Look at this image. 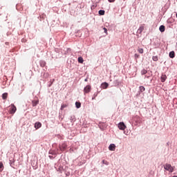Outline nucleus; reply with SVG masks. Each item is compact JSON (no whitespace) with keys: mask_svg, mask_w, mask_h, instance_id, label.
<instances>
[{"mask_svg":"<svg viewBox=\"0 0 177 177\" xmlns=\"http://www.w3.org/2000/svg\"><path fill=\"white\" fill-rule=\"evenodd\" d=\"M2 171H3V163L0 162V172H2Z\"/></svg>","mask_w":177,"mask_h":177,"instance_id":"nucleus-18","label":"nucleus"},{"mask_svg":"<svg viewBox=\"0 0 177 177\" xmlns=\"http://www.w3.org/2000/svg\"><path fill=\"white\" fill-rule=\"evenodd\" d=\"M118 127L120 131H125V129L127 128V126L124 123V122H120L118 124Z\"/></svg>","mask_w":177,"mask_h":177,"instance_id":"nucleus-3","label":"nucleus"},{"mask_svg":"<svg viewBox=\"0 0 177 177\" xmlns=\"http://www.w3.org/2000/svg\"><path fill=\"white\" fill-rule=\"evenodd\" d=\"M102 88L103 89H107V88H109V83L107 82H104L102 84Z\"/></svg>","mask_w":177,"mask_h":177,"instance_id":"nucleus-8","label":"nucleus"},{"mask_svg":"<svg viewBox=\"0 0 177 177\" xmlns=\"http://www.w3.org/2000/svg\"><path fill=\"white\" fill-rule=\"evenodd\" d=\"M159 30L160 32H164V31H165V26L163 25L160 26Z\"/></svg>","mask_w":177,"mask_h":177,"instance_id":"nucleus-10","label":"nucleus"},{"mask_svg":"<svg viewBox=\"0 0 177 177\" xmlns=\"http://www.w3.org/2000/svg\"><path fill=\"white\" fill-rule=\"evenodd\" d=\"M109 2H114L115 0H108Z\"/></svg>","mask_w":177,"mask_h":177,"instance_id":"nucleus-27","label":"nucleus"},{"mask_svg":"<svg viewBox=\"0 0 177 177\" xmlns=\"http://www.w3.org/2000/svg\"><path fill=\"white\" fill-rule=\"evenodd\" d=\"M138 52L140 53H143V52H145V50H143V48H138Z\"/></svg>","mask_w":177,"mask_h":177,"instance_id":"nucleus-20","label":"nucleus"},{"mask_svg":"<svg viewBox=\"0 0 177 177\" xmlns=\"http://www.w3.org/2000/svg\"><path fill=\"white\" fill-rule=\"evenodd\" d=\"M102 164H104L105 165H109V162H107V160H102Z\"/></svg>","mask_w":177,"mask_h":177,"instance_id":"nucleus-24","label":"nucleus"},{"mask_svg":"<svg viewBox=\"0 0 177 177\" xmlns=\"http://www.w3.org/2000/svg\"><path fill=\"white\" fill-rule=\"evenodd\" d=\"M169 56V57H171V59H174V57H175V52L174 51L170 52Z\"/></svg>","mask_w":177,"mask_h":177,"instance_id":"nucleus-12","label":"nucleus"},{"mask_svg":"<svg viewBox=\"0 0 177 177\" xmlns=\"http://www.w3.org/2000/svg\"><path fill=\"white\" fill-rule=\"evenodd\" d=\"M19 6V5H17V8Z\"/></svg>","mask_w":177,"mask_h":177,"instance_id":"nucleus-28","label":"nucleus"},{"mask_svg":"<svg viewBox=\"0 0 177 177\" xmlns=\"http://www.w3.org/2000/svg\"><path fill=\"white\" fill-rule=\"evenodd\" d=\"M77 62L78 63L82 64V63H84V58H82V57H79L77 59Z\"/></svg>","mask_w":177,"mask_h":177,"instance_id":"nucleus-13","label":"nucleus"},{"mask_svg":"<svg viewBox=\"0 0 177 177\" xmlns=\"http://www.w3.org/2000/svg\"><path fill=\"white\" fill-rule=\"evenodd\" d=\"M38 103H39L38 100H33L32 102V104L33 107H35V106H37V104H38Z\"/></svg>","mask_w":177,"mask_h":177,"instance_id":"nucleus-15","label":"nucleus"},{"mask_svg":"<svg viewBox=\"0 0 177 177\" xmlns=\"http://www.w3.org/2000/svg\"><path fill=\"white\" fill-rule=\"evenodd\" d=\"M65 150H67V144L64 142L60 144L59 145V148H57L56 150L50 151V154H62V152L65 151Z\"/></svg>","mask_w":177,"mask_h":177,"instance_id":"nucleus-1","label":"nucleus"},{"mask_svg":"<svg viewBox=\"0 0 177 177\" xmlns=\"http://www.w3.org/2000/svg\"><path fill=\"white\" fill-rule=\"evenodd\" d=\"M164 168L166 171H169V172H174V167L169 164H166Z\"/></svg>","mask_w":177,"mask_h":177,"instance_id":"nucleus-4","label":"nucleus"},{"mask_svg":"<svg viewBox=\"0 0 177 177\" xmlns=\"http://www.w3.org/2000/svg\"><path fill=\"white\" fill-rule=\"evenodd\" d=\"M2 99L3 100H6V99H8V93H4L2 95Z\"/></svg>","mask_w":177,"mask_h":177,"instance_id":"nucleus-14","label":"nucleus"},{"mask_svg":"<svg viewBox=\"0 0 177 177\" xmlns=\"http://www.w3.org/2000/svg\"><path fill=\"white\" fill-rule=\"evenodd\" d=\"M104 31L105 34H106V35H107V28H104Z\"/></svg>","mask_w":177,"mask_h":177,"instance_id":"nucleus-26","label":"nucleus"},{"mask_svg":"<svg viewBox=\"0 0 177 177\" xmlns=\"http://www.w3.org/2000/svg\"><path fill=\"white\" fill-rule=\"evenodd\" d=\"M140 92H145V91H146V88H145V86H140Z\"/></svg>","mask_w":177,"mask_h":177,"instance_id":"nucleus-21","label":"nucleus"},{"mask_svg":"<svg viewBox=\"0 0 177 177\" xmlns=\"http://www.w3.org/2000/svg\"><path fill=\"white\" fill-rule=\"evenodd\" d=\"M92 89V86L91 85H87L84 88V95L86 93H89Z\"/></svg>","mask_w":177,"mask_h":177,"instance_id":"nucleus-5","label":"nucleus"},{"mask_svg":"<svg viewBox=\"0 0 177 177\" xmlns=\"http://www.w3.org/2000/svg\"><path fill=\"white\" fill-rule=\"evenodd\" d=\"M17 110V108H16V106H15V104H12L10 106V111H9V113L10 114H15V113H16Z\"/></svg>","mask_w":177,"mask_h":177,"instance_id":"nucleus-2","label":"nucleus"},{"mask_svg":"<svg viewBox=\"0 0 177 177\" xmlns=\"http://www.w3.org/2000/svg\"><path fill=\"white\" fill-rule=\"evenodd\" d=\"M134 57L135 59H139V57H140V55H139L138 54H135Z\"/></svg>","mask_w":177,"mask_h":177,"instance_id":"nucleus-25","label":"nucleus"},{"mask_svg":"<svg viewBox=\"0 0 177 177\" xmlns=\"http://www.w3.org/2000/svg\"><path fill=\"white\" fill-rule=\"evenodd\" d=\"M98 13L100 16H104L105 11L103 10H99Z\"/></svg>","mask_w":177,"mask_h":177,"instance_id":"nucleus-16","label":"nucleus"},{"mask_svg":"<svg viewBox=\"0 0 177 177\" xmlns=\"http://www.w3.org/2000/svg\"><path fill=\"white\" fill-rule=\"evenodd\" d=\"M66 107H67V104H62V106H61V110H63V109H66Z\"/></svg>","mask_w":177,"mask_h":177,"instance_id":"nucleus-23","label":"nucleus"},{"mask_svg":"<svg viewBox=\"0 0 177 177\" xmlns=\"http://www.w3.org/2000/svg\"><path fill=\"white\" fill-rule=\"evenodd\" d=\"M42 127V124L39 122H37L35 124V129H39V128H41Z\"/></svg>","mask_w":177,"mask_h":177,"instance_id":"nucleus-6","label":"nucleus"},{"mask_svg":"<svg viewBox=\"0 0 177 177\" xmlns=\"http://www.w3.org/2000/svg\"><path fill=\"white\" fill-rule=\"evenodd\" d=\"M152 59L153 60V62H158V56H153Z\"/></svg>","mask_w":177,"mask_h":177,"instance_id":"nucleus-17","label":"nucleus"},{"mask_svg":"<svg viewBox=\"0 0 177 177\" xmlns=\"http://www.w3.org/2000/svg\"><path fill=\"white\" fill-rule=\"evenodd\" d=\"M143 30H145V26H141L138 28V32L140 34H141V33L142 32Z\"/></svg>","mask_w":177,"mask_h":177,"instance_id":"nucleus-11","label":"nucleus"},{"mask_svg":"<svg viewBox=\"0 0 177 177\" xmlns=\"http://www.w3.org/2000/svg\"><path fill=\"white\" fill-rule=\"evenodd\" d=\"M75 106H76L77 109H80V107H81V102H76Z\"/></svg>","mask_w":177,"mask_h":177,"instance_id":"nucleus-19","label":"nucleus"},{"mask_svg":"<svg viewBox=\"0 0 177 177\" xmlns=\"http://www.w3.org/2000/svg\"><path fill=\"white\" fill-rule=\"evenodd\" d=\"M109 149L111 151H114L115 150V145L114 144H111L109 147Z\"/></svg>","mask_w":177,"mask_h":177,"instance_id":"nucleus-7","label":"nucleus"},{"mask_svg":"<svg viewBox=\"0 0 177 177\" xmlns=\"http://www.w3.org/2000/svg\"><path fill=\"white\" fill-rule=\"evenodd\" d=\"M141 74H142V75H145V74H147V71L145 70V69H143V70L141 71Z\"/></svg>","mask_w":177,"mask_h":177,"instance_id":"nucleus-22","label":"nucleus"},{"mask_svg":"<svg viewBox=\"0 0 177 177\" xmlns=\"http://www.w3.org/2000/svg\"><path fill=\"white\" fill-rule=\"evenodd\" d=\"M160 80L161 82H165V80H167V75H162Z\"/></svg>","mask_w":177,"mask_h":177,"instance_id":"nucleus-9","label":"nucleus"}]
</instances>
